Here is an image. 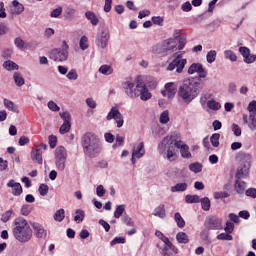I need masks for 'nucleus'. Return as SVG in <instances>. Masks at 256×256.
Here are the masks:
<instances>
[{"label":"nucleus","mask_w":256,"mask_h":256,"mask_svg":"<svg viewBox=\"0 0 256 256\" xmlns=\"http://www.w3.org/2000/svg\"><path fill=\"white\" fill-rule=\"evenodd\" d=\"M125 243H126L125 237H115L110 242V245L113 247V245H119V244H125Z\"/></svg>","instance_id":"nucleus-53"},{"label":"nucleus","mask_w":256,"mask_h":256,"mask_svg":"<svg viewBox=\"0 0 256 256\" xmlns=\"http://www.w3.org/2000/svg\"><path fill=\"white\" fill-rule=\"evenodd\" d=\"M152 23H154V25H163V17L161 16H153L152 17Z\"/></svg>","instance_id":"nucleus-62"},{"label":"nucleus","mask_w":256,"mask_h":256,"mask_svg":"<svg viewBox=\"0 0 256 256\" xmlns=\"http://www.w3.org/2000/svg\"><path fill=\"white\" fill-rule=\"evenodd\" d=\"M197 73L198 77H190V79H205L207 77V69L203 67L201 63H192L188 68V75H195Z\"/></svg>","instance_id":"nucleus-9"},{"label":"nucleus","mask_w":256,"mask_h":256,"mask_svg":"<svg viewBox=\"0 0 256 256\" xmlns=\"http://www.w3.org/2000/svg\"><path fill=\"white\" fill-rule=\"evenodd\" d=\"M132 153H133V157H137V159H141V157L145 155V143L140 142L136 149L135 147L133 148Z\"/></svg>","instance_id":"nucleus-21"},{"label":"nucleus","mask_w":256,"mask_h":256,"mask_svg":"<svg viewBox=\"0 0 256 256\" xmlns=\"http://www.w3.org/2000/svg\"><path fill=\"white\" fill-rule=\"evenodd\" d=\"M3 67L4 69H7V71H17V69H19V65H17V63L11 61V60H7L3 63Z\"/></svg>","instance_id":"nucleus-29"},{"label":"nucleus","mask_w":256,"mask_h":256,"mask_svg":"<svg viewBox=\"0 0 256 256\" xmlns=\"http://www.w3.org/2000/svg\"><path fill=\"white\" fill-rule=\"evenodd\" d=\"M85 17L86 19H88V21H90L91 25H94V26L99 25V18L97 17L96 14H94V12L86 11Z\"/></svg>","instance_id":"nucleus-24"},{"label":"nucleus","mask_w":256,"mask_h":256,"mask_svg":"<svg viewBox=\"0 0 256 256\" xmlns=\"http://www.w3.org/2000/svg\"><path fill=\"white\" fill-rule=\"evenodd\" d=\"M12 6H13L12 13L14 15H21V13L25 11V6H23V4L19 3V1L17 0H14L12 2Z\"/></svg>","instance_id":"nucleus-22"},{"label":"nucleus","mask_w":256,"mask_h":256,"mask_svg":"<svg viewBox=\"0 0 256 256\" xmlns=\"http://www.w3.org/2000/svg\"><path fill=\"white\" fill-rule=\"evenodd\" d=\"M224 57L226 59H229V61H232V62L237 61V55H235V52H233L232 50H226L224 52Z\"/></svg>","instance_id":"nucleus-46"},{"label":"nucleus","mask_w":256,"mask_h":256,"mask_svg":"<svg viewBox=\"0 0 256 256\" xmlns=\"http://www.w3.org/2000/svg\"><path fill=\"white\" fill-rule=\"evenodd\" d=\"M69 131H71V123H63L60 126L59 133L61 135H65V133H69Z\"/></svg>","instance_id":"nucleus-48"},{"label":"nucleus","mask_w":256,"mask_h":256,"mask_svg":"<svg viewBox=\"0 0 256 256\" xmlns=\"http://www.w3.org/2000/svg\"><path fill=\"white\" fill-rule=\"evenodd\" d=\"M77 14V10L73 8V6H68L64 10V19L65 21H73L75 19V15Z\"/></svg>","instance_id":"nucleus-19"},{"label":"nucleus","mask_w":256,"mask_h":256,"mask_svg":"<svg viewBox=\"0 0 256 256\" xmlns=\"http://www.w3.org/2000/svg\"><path fill=\"white\" fill-rule=\"evenodd\" d=\"M173 135L166 136L158 145L159 154L167 161H176L177 153H175V146L173 145Z\"/></svg>","instance_id":"nucleus-5"},{"label":"nucleus","mask_w":256,"mask_h":256,"mask_svg":"<svg viewBox=\"0 0 256 256\" xmlns=\"http://www.w3.org/2000/svg\"><path fill=\"white\" fill-rule=\"evenodd\" d=\"M31 213V207L27 204L23 205L21 208V215L27 216Z\"/></svg>","instance_id":"nucleus-60"},{"label":"nucleus","mask_w":256,"mask_h":256,"mask_svg":"<svg viewBox=\"0 0 256 256\" xmlns=\"http://www.w3.org/2000/svg\"><path fill=\"white\" fill-rule=\"evenodd\" d=\"M189 169L192 171V173H201V171H203V164L199 162L191 163L189 165Z\"/></svg>","instance_id":"nucleus-32"},{"label":"nucleus","mask_w":256,"mask_h":256,"mask_svg":"<svg viewBox=\"0 0 256 256\" xmlns=\"http://www.w3.org/2000/svg\"><path fill=\"white\" fill-rule=\"evenodd\" d=\"M49 58L52 59V61L56 62H63L67 61L69 58V45L66 41L62 42L61 48H54L49 52Z\"/></svg>","instance_id":"nucleus-7"},{"label":"nucleus","mask_w":256,"mask_h":256,"mask_svg":"<svg viewBox=\"0 0 256 256\" xmlns=\"http://www.w3.org/2000/svg\"><path fill=\"white\" fill-rule=\"evenodd\" d=\"M207 63H215V60L217 59V51L210 50L206 55Z\"/></svg>","instance_id":"nucleus-38"},{"label":"nucleus","mask_w":256,"mask_h":256,"mask_svg":"<svg viewBox=\"0 0 256 256\" xmlns=\"http://www.w3.org/2000/svg\"><path fill=\"white\" fill-rule=\"evenodd\" d=\"M206 229L219 230L223 229L222 221L217 216H208L204 222Z\"/></svg>","instance_id":"nucleus-12"},{"label":"nucleus","mask_w":256,"mask_h":256,"mask_svg":"<svg viewBox=\"0 0 256 256\" xmlns=\"http://www.w3.org/2000/svg\"><path fill=\"white\" fill-rule=\"evenodd\" d=\"M153 215L155 217H160V219H165V217H166L165 205L160 204L158 207H156L153 211Z\"/></svg>","instance_id":"nucleus-25"},{"label":"nucleus","mask_w":256,"mask_h":256,"mask_svg":"<svg viewBox=\"0 0 256 256\" xmlns=\"http://www.w3.org/2000/svg\"><path fill=\"white\" fill-rule=\"evenodd\" d=\"M109 30L104 29L100 33V35L96 39V45L100 47L101 49H107V44L109 43Z\"/></svg>","instance_id":"nucleus-16"},{"label":"nucleus","mask_w":256,"mask_h":256,"mask_svg":"<svg viewBox=\"0 0 256 256\" xmlns=\"http://www.w3.org/2000/svg\"><path fill=\"white\" fill-rule=\"evenodd\" d=\"M159 122L162 125H167V123H169V110H165L160 114Z\"/></svg>","instance_id":"nucleus-37"},{"label":"nucleus","mask_w":256,"mask_h":256,"mask_svg":"<svg viewBox=\"0 0 256 256\" xmlns=\"http://www.w3.org/2000/svg\"><path fill=\"white\" fill-rule=\"evenodd\" d=\"M48 139H49V145L51 149H55V147H57V136L50 135Z\"/></svg>","instance_id":"nucleus-57"},{"label":"nucleus","mask_w":256,"mask_h":256,"mask_svg":"<svg viewBox=\"0 0 256 256\" xmlns=\"http://www.w3.org/2000/svg\"><path fill=\"white\" fill-rule=\"evenodd\" d=\"M247 109H248V111H249L250 114L253 113V112H255V110H256V101H255V100L251 101V102L248 104Z\"/></svg>","instance_id":"nucleus-64"},{"label":"nucleus","mask_w":256,"mask_h":256,"mask_svg":"<svg viewBox=\"0 0 256 256\" xmlns=\"http://www.w3.org/2000/svg\"><path fill=\"white\" fill-rule=\"evenodd\" d=\"M63 13V7L59 6L58 8H55L51 11L50 17L57 18Z\"/></svg>","instance_id":"nucleus-52"},{"label":"nucleus","mask_w":256,"mask_h":256,"mask_svg":"<svg viewBox=\"0 0 256 256\" xmlns=\"http://www.w3.org/2000/svg\"><path fill=\"white\" fill-rule=\"evenodd\" d=\"M14 83L17 87H23L25 85V78L19 72H15L13 75Z\"/></svg>","instance_id":"nucleus-27"},{"label":"nucleus","mask_w":256,"mask_h":256,"mask_svg":"<svg viewBox=\"0 0 256 256\" xmlns=\"http://www.w3.org/2000/svg\"><path fill=\"white\" fill-rule=\"evenodd\" d=\"M207 108L211 109L212 111H219L221 109V103L215 100H209L207 102Z\"/></svg>","instance_id":"nucleus-33"},{"label":"nucleus","mask_w":256,"mask_h":256,"mask_svg":"<svg viewBox=\"0 0 256 256\" xmlns=\"http://www.w3.org/2000/svg\"><path fill=\"white\" fill-rule=\"evenodd\" d=\"M60 117L64 121L63 123H71V114L69 112L60 113Z\"/></svg>","instance_id":"nucleus-56"},{"label":"nucleus","mask_w":256,"mask_h":256,"mask_svg":"<svg viewBox=\"0 0 256 256\" xmlns=\"http://www.w3.org/2000/svg\"><path fill=\"white\" fill-rule=\"evenodd\" d=\"M180 153L184 159L191 158V152L189 151V147L187 145L180 150Z\"/></svg>","instance_id":"nucleus-51"},{"label":"nucleus","mask_w":256,"mask_h":256,"mask_svg":"<svg viewBox=\"0 0 256 256\" xmlns=\"http://www.w3.org/2000/svg\"><path fill=\"white\" fill-rule=\"evenodd\" d=\"M7 187L12 189V195H14V197H19L23 194V186H21V183L15 182L14 179L9 180Z\"/></svg>","instance_id":"nucleus-17"},{"label":"nucleus","mask_w":256,"mask_h":256,"mask_svg":"<svg viewBox=\"0 0 256 256\" xmlns=\"http://www.w3.org/2000/svg\"><path fill=\"white\" fill-rule=\"evenodd\" d=\"M187 183L183 182V183H177L175 186L171 187V191L172 193H179V192H183V191H187Z\"/></svg>","instance_id":"nucleus-28"},{"label":"nucleus","mask_w":256,"mask_h":256,"mask_svg":"<svg viewBox=\"0 0 256 256\" xmlns=\"http://www.w3.org/2000/svg\"><path fill=\"white\" fill-rule=\"evenodd\" d=\"M48 109L53 112L61 111V108L53 100L48 102Z\"/></svg>","instance_id":"nucleus-54"},{"label":"nucleus","mask_w":256,"mask_h":256,"mask_svg":"<svg viewBox=\"0 0 256 256\" xmlns=\"http://www.w3.org/2000/svg\"><path fill=\"white\" fill-rule=\"evenodd\" d=\"M38 191L42 197H45L49 193V186L47 184H40Z\"/></svg>","instance_id":"nucleus-49"},{"label":"nucleus","mask_w":256,"mask_h":256,"mask_svg":"<svg viewBox=\"0 0 256 256\" xmlns=\"http://www.w3.org/2000/svg\"><path fill=\"white\" fill-rule=\"evenodd\" d=\"M256 61V55L255 54H248V56L246 58H244V62H246L248 65L251 63H255Z\"/></svg>","instance_id":"nucleus-59"},{"label":"nucleus","mask_w":256,"mask_h":256,"mask_svg":"<svg viewBox=\"0 0 256 256\" xmlns=\"http://www.w3.org/2000/svg\"><path fill=\"white\" fill-rule=\"evenodd\" d=\"M234 189L238 195H244L245 189H247V183L245 181L236 180L234 184Z\"/></svg>","instance_id":"nucleus-20"},{"label":"nucleus","mask_w":256,"mask_h":256,"mask_svg":"<svg viewBox=\"0 0 256 256\" xmlns=\"http://www.w3.org/2000/svg\"><path fill=\"white\" fill-rule=\"evenodd\" d=\"M174 221L176 222V225H177V227H179V229H183V227H185V220L181 216V213H179V212L175 213Z\"/></svg>","instance_id":"nucleus-30"},{"label":"nucleus","mask_w":256,"mask_h":256,"mask_svg":"<svg viewBox=\"0 0 256 256\" xmlns=\"http://www.w3.org/2000/svg\"><path fill=\"white\" fill-rule=\"evenodd\" d=\"M176 241L183 245H187V243H189V236L185 232H178L176 234Z\"/></svg>","instance_id":"nucleus-26"},{"label":"nucleus","mask_w":256,"mask_h":256,"mask_svg":"<svg viewBox=\"0 0 256 256\" xmlns=\"http://www.w3.org/2000/svg\"><path fill=\"white\" fill-rule=\"evenodd\" d=\"M105 193H106V190H105V188L103 187V185L97 186V188H96V194H97L98 197H103V196L105 195Z\"/></svg>","instance_id":"nucleus-61"},{"label":"nucleus","mask_w":256,"mask_h":256,"mask_svg":"<svg viewBox=\"0 0 256 256\" xmlns=\"http://www.w3.org/2000/svg\"><path fill=\"white\" fill-rule=\"evenodd\" d=\"M137 93L139 94L141 101H149V99L153 97L151 92H149L147 85H145V82H137Z\"/></svg>","instance_id":"nucleus-14"},{"label":"nucleus","mask_w":256,"mask_h":256,"mask_svg":"<svg viewBox=\"0 0 256 256\" xmlns=\"http://www.w3.org/2000/svg\"><path fill=\"white\" fill-rule=\"evenodd\" d=\"M205 82L203 80L188 78L183 81L182 85L178 89V97L184 101V103H191L194 99H197L199 93L203 91Z\"/></svg>","instance_id":"nucleus-1"},{"label":"nucleus","mask_w":256,"mask_h":256,"mask_svg":"<svg viewBox=\"0 0 256 256\" xmlns=\"http://www.w3.org/2000/svg\"><path fill=\"white\" fill-rule=\"evenodd\" d=\"M79 45L82 51L89 49V38H87V36H82Z\"/></svg>","instance_id":"nucleus-39"},{"label":"nucleus","mask_w":256,"mask_h":256,"mask_svg":"<svg viewBox=\"0 0 256 256\" xmlns=\"http://www.w3.org/2000/svg\"><path fill=\"white\" fill-rule=\"evenodd\" d=\"M66 77L69 79V81H77V79H79V74H77V70L71 69L67 73Z\"/></svg>","instance_id":"nucleus-44"},{"label":"nucleus","mask_w":256,"mask_h":256,"mask_svg":"<svg viewBox=\"0 0 256 256\" xmlns=\"http://www.w3.org/2000/svg\"><path fill=\"white\" fill-rule=\"evenodd\" d=\"M185 201L186 203H200L201 199L198 195H186Z\"/></svg>","instance_id":"nucleus-47"},{"label":"nucleus","mask_w":256,"mask_h":256,"mask_svg":"<svg viewBox=\"0 0 256 256\" xmlns=\"http://www.w3.org/2000/svg\"><path fill=\"white\" fill-rule=\"evenodd\" d=\"M232 131L236 137H241V127L237 124H232Z\"/></svg>","instance_id":"nucleus-58"},{"label":"nucleus","mask_w":256,"mask_h":256,"mask_svg":"<svg viewBox=\"0 0 256 256\" xmlns=\"http://www.w3.org/2000/svg\"><path fill=\"white\" fill-rule=\"evenodd\" d=\"M67 163V150L63 146H58L55 150V165L58 171H65Z\"/></svg>","instance_id":"nucleus-8"},{"label":"nucleus","mask_w":256,"mask_h":256,"mask_svg":"<svg viewBox=\"0 0 256 256\" xmlns=\"http://www.w3.org/2000/svg\"><path fill=\"white\" fill-rule=\"evenodd\" d=\"M219 139H221V134L214 133L210 137V142L214 147H219Z\"/></svg>","instance_id":"nucleus-43"},{"label":"nucleus","mask_w":256,"mask_h":256,"mask_svg":"<svg viewBox=\"0 0 256 256\" xmlns=\"http://www.w3.org/2000/svg\"><path fill=\"white\" fill-rule=\"evenodd\" d=\"M185 65H187V59L183 58V56L179 54L167 66L166 69L167 71H174L176 69V73H183V69H185Z\"/></svg>","instance_id":"nucleus-10"},{"label":"nucleus","mask_w":256,"mask_h":256,"mask_svg":"<svg viewBox=\"0 0 256 256\" xmlns=\"http://www.w3.org/2000/svg\"><path fill=\"white\" fill-rule=\"evenodd\" d=\"M246 196L251 197L252 199H256V189L249 188L248 190H246Z\"/></svg>","instance_id":"nucleus-63"},{"label":"nucleus","mask_w":256,"mask_h":256,"mask_svg":"<svg viewBox=\"0 0 256 256\" xmlns=\"http://www.w3.org/2000/svg\"><path fill=\"white\" fill-rule=\"evenodd\" d=\"M13 215V210H7L4 214H2L1 216V221L2 223H7V221H9V219H11V216Z\"/></svg>","instance_id":"nucleus-50"},{"label":"nucleus","mask_w":256,"mask_h":256,"mask_svg":"<svg viewBox=\"0 0 256 256\" xmlns=\"http://www.w3.org/2000/svg\"><path fill=\"white\" fill-rule=\"evenodd\" d=\"M99 71L102 73V75H111V73H113V67L109 65H102L99 68Z\"/></svg>","instance_id":"nucleus-42"},{"label":"nucleus","mask_w":256,"mask_h":256,"mask_svg":"<svg viewBox=\"0 0 256 256\" xmlns=\"http://www.w3.org/2000/svg\"><path fill=\"white\" fill-rule=\"evenodd\" d=\"M4 106L8 111H12V113H19V107L15 105V103L7 98L4 99Z\"/></svg>","instance_id":"nucleus-23"},{"label":"nucleus","mask_w":256,"mask_h":256,"mask_svg":"<svg viewBox=\"0 0 256 256\" xmlns=\"http://www.w3.org/2000/svg\"><path fill=\"white\" fill-rule=\"evenodd\" d=\"M82 147L85 155L91 158L97 157L103 149L99 136L93 132H88L82 136Z\"/></svg>","instance_id":"nucleus-3"},{"label":"nucleus","mask_w":256,"mask_h":256,"mask_svg":"<svg viewBox=\"0 0 256 256\" xmlns=\"http://www.w3.org/2000/svg\"><path fill=\"white\" fill-rule=\"evenodd\" d=\"M13 236L19 243H29L33 237V230L24 218H17L14 221Z\"/></svg>","instance_id":"nucleus-4"},{"label":"nucleus","mask_w":256,"mask_h":256,"mask_svg":"<svg viewBox=\"0 0 256 256\" xmlns=\"http://www.w3.org/2000/svg\"><path fill=\"white\" fill-rule=\"evenodd\" d=\"M63 219H65V209L61 208L55 212L54 221H58V223H61Z\"/></svg>","instance_id":"nucleus-34"},{"label":"nucleus","mask_w":256,"mask_h":256,"mask_svg":"<svg viewBox=\"0 0 256 256\" xmlns=\"http://www.w3.org/2000/svg\"><path fill=\"white\" fill-rule=\"evenodd\" d=\"M123 213H125V204L118 205V206L116 207L115 212H114V217H115V219L121 218V216L123 215Z\"/></svg>","instance_id":"nucleus-40"},{"label":"nucleus","mask_w":256,"mask_h":256,"mask_svg":"<svg viewBox=\"0 0 256 256\" xmlns=\"http://www.w3.org/2000/svg\"><path fill=\"white\" fill-rule=\"evenodd\" d=\"M249 120L251 121L248 123V127L251 131H255L256 129V110L249 114Z\"/></svg>","instance_id":"nucleus-31"},{"label":"nucleus","mask_w":256,"mask_h":256,"mask_svg":"<svg viewBox=\"0 0 256 256\" xmlns=\"http://www.w3.org/2000/svg\"><path fill=\"white\" fill-rule=\"evenodd\" d=\"M75 213L76 216H74V221H76V223H82V221L85 219V211L77 209Z\"/></svg>","instance_id":"nucleus-36"},{"label":"nucleus","mask_w":256,"mask_h":256,"mask_svg":"<svg viewBox=\"0 0 256 256\" xmlns=\"http://www.w3.org/2000/svg\"><path fill=\"white\" fill-rule=\"evenodd\" d=\"M47 144H41L40 146H37L36 148L32 149L31 151V159L32 161H36L39 165H43V152L41 149L44 151H47Z\"/></svg>","instance_id":"nucleus-13"},{"label":"nucleus","mask_w":256,"mask_h":256,"mask_svg":"<svg viewBox=\"0 0 256 256\" xmlns=\"http://www.w3.org/2000/svg\"><path fill=\"white\" fill-rule=\"evenodd\" d=\"M122 221L128 227H135V222H133V220L131 219V217H129L127 213L123 214Z\"/></svg>","instance_id":"nucleus-45"},{"label":"nucleus","mask_w":256,"mask_h":256,"mask_svg":"<svg viewBox=\"0 0 256 256\" xmlns=\"http://www.w3.org/2000/svg\"><path fill=\"white\" fill-rule=\"evenodd\" d=\"M185 45H187V38L183 36H176L175 38H169L164 40L163 42L156 44L153 46L152 51L157 55H162V57H167V55H171L175 50L183 51L185 49Z\"/></svg>","instance_id":"nucleus-2"},{"label":"nucleus","mask_w":256,"mask_h":256,"mask_svg":"<svg viewBox=\"0 0 256 256\" xmlns=\"http://www.w3.org/2000/svg\"><path fill=\"white\" fill-rule=\"evenodd\" d=\"M31 226L34 229V235L37 237V239H45V237H47V230L45 227H43V225L33 222Z\"/></svg>","instance_id":"nucleus-18"},{"label":"nucleus","mask_w":256,"mask_h":256,"mask_svg":"<svg viewBox=\"0 0 256 256\" xmlns=\"http://www.w3.org/2000/svg\"><path fill=\"white\" fill-rule=\"evenodd\" d=\"M107 121H111V119H114L117 123L118 129H121L123 127V123L125 121L123 120V114L119 112V108L112 107L108 115L106 116Z\"/></svg>","instance_id":"nucleus-11"},{"label":"nucleus","mask_w":256,"mask_h":256,"mask_svg":"<svg viewBox=\"0 0 256 256\" xmlns=\"http://www.w3.org/2000/svg\"><path fill=\"white\" fill-rule=\"evenodd\" d=\"M200 203L203 211H209L211 209V200H209V197L202 198Z\"/></svg>","instance_id":"nucleus-35"},{"label":"nucleus","mask_w":256,"mask_h":256,"mask_svg":"<svg viewBox=\"0 0 256 256\" xmlns=\"http://www.w3.org/2000/svg\"><path fill=\"white\" fill-rule=\"evenodd\" d=\"M218 241H233V236L231 233H221L217 235Z\"/></svg>","instance_id":"nucleus-41"},{"label":"nucleus","mask_w":256,"mask_h":256,"mask_svg":"<svg viewBox=\"0 0 256 256\" xmlns=\"http://www.w3.org/2000/svg\"><path fill=\"white\" fill-rule=\"evenodd\" d=\"M230 194L229 192H215L214 193V199H227V197H229Z\"/></svg>","instance_id":"nucleus-55"},{"label":"nucleus","mask_w":256,"mask_h":256,"mask_svg":"<svg viewBox=\"0 0 256 256\" xmlns=\"http://www.w3.org/2000/svg\"><path fill=\"white\" fill-rule=\"evenodd\" d=\"M236 159L240 162V167L236 172V179H245V177H249L252 161L251 154L241 151L237 154Z\"/></svg>","instance_id":"nucleus-6"},{"label":"nucleus","mask_w":256,"mask_h":256,"mask_svg":"<svg viewBox=\"0 0 256 256\" xmlns=\"http://www.w3.org/2000/svg\"><path fill=\"white\" fill-rule=\"evenodd\" d=\"M122 87L128 97L130 99H135V97H139V94L137 93V84L135 89V84L131 81H126L122 84Z\"/></svg>","instance_id":"nucleus-15"}]
</instances>
